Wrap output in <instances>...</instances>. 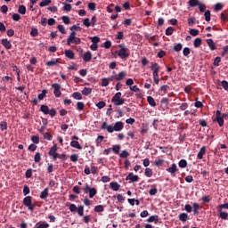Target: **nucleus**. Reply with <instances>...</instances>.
Wrapping results in <instances>:
<instances>
[{
	"label": "nucleus",
	"instance_id": "338daca9",
	"mask_svg": "<svg viewBox=\"0 0 228 228\" xmlns=\"http://www.w3.org/2000/svg\"><path fill=\"white\" fill-rule=\"evenodd\" d=\"M29 191H30V190H29V186H28V185H25L24 187H23V195H29Z\"/></svg>",
	"mask_w": 228,
	"mask_h": 228
},
{
	"label": "nucleus",
	"instance_id": "0eeeda50",
	"mask_svg": "<svg viewBox=\"0 0 228 228\" xmlns=\"http://www.w3.org/2000/svg\"><path fill=\"white\" fill-rule=\"evenodd\" d=\"M23 204L29 209V211H35V208H37L36 204H31V196H27L23 199Z\"/></svg>",
	"mask_w": 228,
	"mask_h": 228
},
{
	"label": "nucleus",
	"instance_id": "6e6552de",
	"mask_svg": "<svg viewBox=\"0 0 228 228\" xmlns=\"http://www.w3.org/2000/svg\"><path fill=\"white\" fill-rule=\"evenodd\" d=\"M118 56H119L121 60H126V58H129V49L127 48L119 49V51L118 52Z\"/></svg>",
	"mask_w": 228,
	"mask_h": 228
},
{
	"label": "nucleus",
	"instance_id": "f3484780",
	"mask_svg": "<svg viewBox=\"0 0 228 228\" xmlns=\"http://www.w3.org/2000/svg\"><path fill=\"white\" fill-rule=\"evenodd\" d=\"M110 186L113 191H118L120 190V184H118L117 182H111Z\"/></svg>",
	"mask_w": 228,
	"mask_h": 228
},
{
	"label": "nucleus",
	"instance_id": "37998d69",
	"mask_svg": "<svg viewBox=\"0 0 228 228\" xmlns=\"http://www.w3.org/2000/svg\"><path fill=\"white\" fill-rule=\"evenodd\" d=\"M19 13L26 15V5H20L18 9Z\"/></svg>",
	"mask_w": 228,
	"mask_h": 228
},
{
	"label": "nucleus",
	"instance_id": "dca6fc26",
	"mask_svg": "<svg viewBox=\"0 0 228 228\" xmlns=\"http://www.w3.org/2000/svg\"><path fill=\"white\" fill-rule=\"evenodd\" d=\"M58 152V146L54 144L49 151L48 155L53 158Z\"/></svg>",
	"mask_w": 228,
	"mask_h": 228
},
{
	"label": "nucleus",
	"instance_id": "13d9d810",
	"mask_svg": "<svg viewBox=\"0 0 228 228\" xmlns=\"http://www.w3.org/2000/svg\"><path fill=\"white\" fill-rule=\"evenodd\" d=\"M91 40L93 42V44H99L101 42V37L94 36V37H91Z\"/></svg>",
	"mask_w": 228,
	"mask_h": 228
},
{
	"label": "nucleus",
	"instance_id": "423d86ee",
	"mask_svg": "<svg viewBox=\"0 0 228 228\" xmlns=\"http://www.w3.org/2000/svg\"><path fill=\"white\" fill-rule=\"evenodd\" d=\"M83 190L85 193H89V199H94L97 195V189L95 187H90V185L86 184Z\"/></svg>",
	"mask_w": 228,
	"mask_h": 228
},
{
	"label": "nucleus",
	"instance_id": "b1692460",
	"mask_svg": "<svg viewBox=\"0 0 228 228\" xmlns=\"http://www.w3.org/2000/svg\"><path fill=\"white\" fill-rule=\"evenodd\" d=\"M58 63H60V61H58V59H55V60L48 61L45 63V65H47V67H54V65H58Z\"/></svg>",
	"mask_w": 228,
	"mask_h": 228
},
{
	"label": "nucleus",
	"instance_id": "2eb2a0df",
	"mask_svg": "<svg viewBox=\"0 0 228 228\" xmlns=\"http://www.w3.org/2000/svg\"><path fill=\"white\" fill-rule=\"evenodd\" d=\"M64 54H65V57L69 58V60H74L76 56L72 50H65Z\"/></svg>",
	"mask_w": 228,
	"mask_h": 228
},
{
	"label": "nucleus",
	"instance_id": "774afa93",
	"mask_svg": "<svg viewBox=\"0 0 228 228\" xmlns=\"http://www.w3.org/2000/svg\"><path fill=\"white\" fill-rule=\"evenodd\" d=\"M221 19H222V20H224V22H227L228 18H227V13L225 12V11L221 13Z\"/></svg>",
	"mask_w": 228,
	"mask_h": 228
},
{
	"label": "nucleus",
	"instance_id": "bb28decb",
	"mask_svg": "<svg viewBox=\"0 0 228 228\" xmlns=\"http://www.w3.org/2000/svg\"><path fill=\"white\" fill-rule=\"evenodd\" d=\"M159 64H158V62H151V69L153 72L159 71Z\"/></svg>",
	"mask_w": 228,
	"mask_h": 228
},
{
	"label": "nucleus",
	"instance_id": "3c124183",
	"mask_svg": "<svg viewBox=\"0 0 228 228\" xmlns=\"http://www.w3.org/2000/svg\"><path fill=\"white\" fill-rule=\"evenodd\" d=\"M146 177H152V169L147 167L144 171Z\"/></svg>",
	"mask_w": 228,
	"mask_h": 228
},
{
	"label": "nucleus",
	"instance_id": "a18cd8bd",
	"mask_svg": "<svg viewBox=\"0 0 228 228\" xmlns=\"http://www.w3.org/2000/svg\"><path fill=\"white\" fill-rule=\"evenodd\" d=\"M49 4H51V0H43L39 4V6H41V8H44V6H49Z\"/></svg>",
	"mask_w": 228,
	"mask_h": 228
},
{
	"label": "nucleus",
	"instance_id": "6e6d98bb",
	"mask_svg": "<svg viewBox=\"0 0 228 228\" xmlns=\"http://www.w3.org/2000/svg\"><path fill=\"white\" fill-rule=\"evenodd\" d=\"M188 24L189 26H193V24H197V20L195 19V17L189 18Z\"/></svg>",
	"mask_w": 228,
	"mask_h": 228
},
{
	"label": "nucleus",
	"instance_id": "58836bf2",
	"mask_svg": "<svg viewBox=\"0 0 228 228\" xmlns=\"http://www.w3.org/2000/svg\"><path fill=\"white\" fill-rule=\"evenodd\" d=\"M204 16H205V20L207 22H209V20H211V11L209 10L206 11Z\"/></svg>",
	"mask_w": 228,
	"mask_h": 228
},
{
	"label": "nucleus",
	"instance_id": "20e7f679",
	"mask_svg": "<svg viewBox=\"0 0 228 228\" xmlns=\"http://www.w3.org/2000/svg\"><path fill=\"white\" fill-rule=\"evenodd\" d=\"M69 211L71 213L77 212L79 216H85V207L83 205H80L78 208L75 204L69 205Z\"/></svg>",
	"mask_w": 228,
	"mask_h": 228
},
{
	"label": "nucleus",
	"instance_id": "f257e3e1",
	"mask_svg": "<svg viewBox=\"0 0 228 228\" xmlns=\"http://www.w3.org/2000/svg\"><path fill=\"white\" fill-rule=\"evenodd\" d=\"M101 129L104 130L107 129L108 133H113L114 131H122L124 129V122L122 121H118L113 125H109L107 122H103L102 125Z\"/></svg>",
	"mask_w": 228,
	"mask_h": 228
},
{
	"label": "nucleus",
	"instance_id": "052dcab7",
	"mask_svg": "<svg viewBox=\"0 0 228 228\" xmlns=\"http://www.w3.org/2000/svg\"><path fill=\"white\" fill-rule=\"evenodd\" d=\"M96 4L95 3H89L87 7L89 8V10H91V12H95L96 8H95Z\"/></svg>",
	"mask_w": 228,
	"mask_h": 228
},
{
	"label": "nucleus",
	"instance_id": "e433bc0d",
	"mask_svg": "<svg viewBox=\"0 0 228 228\" xmlns=\"http://www.w3.org/2000/svg\"><path fill=\"white\" fill-rule=\"evenodd\" d=\"M173 49H174V51H175V53H179L180 51H183V44L178 43V44L175 45Z\"/></svg>",
	"mask_w": 228,
	"mask_h": 228
},
{
	"label": "nucleus",
	"instance_id": "aec40b11",
	"mask_svg": "<svg viewBox=\"0 0 228 228\" xmlns=\"http://www.w3.org/2000/svg\"><path fill=\"white\" fill-rule=\"evenodd\" d=\"M2 45H4L5 49H12V43L8 39H2Z\"/></svg>",
	"mask_w": 228,
	"mask_h": 228
},
{
	"label": "nucleus",
	"instance_id": "4d7b16f0",
	"mask_svg": "<svg viewBox=\"0 0 228 228\" xmlns=\"http://www.w3.org/2000/svg\"><path fill=\"white\" fill-rule=\"evenodd\" d=\"M221 86L224 88V90L228 92V82H227V80H223L221 82Z\"/></svg>",
	"mask_w": 228,
	"mask_h": 228
},
{
	"label": "nucleus",
	"instance_id": "1a4fd4ad",
	"mask_svg": "<svg viewBox=\"0 0 228 228\" xmlns=\"http://www.w3.org/2000/svg\"><path fill=\"white\" fill-rule=\"evenodd\" d=\"M52 88H53V94L55 97H61V86L60 84H53Z\"/></svg>",
	"mask_w": 228,
	"mask_h": 228
},
{
	"label": "nucleus",
	"instance_id": "e2e57ef3",
	"mask_svg": "<svg viewBox=\"0 0 228 228\" xmlns=\"http://www.w3.org/2000/svg\"><path fill=\"white\" fill-rule=\"evenodd\" d=\"M62 22H64V24H70V18L69 16H62Z\"/></svg>",
	"mask_w": 228,
	"mask_h": 228
},
{
	"label": "nucleus",
	"instance_id": "bf43d9fd",
	"mask_svg": "<svg viewBox=\"0 0 228 228\" xmlns=\"http://www.w3.org/2000/svg\"><path fill=\"white\" fill-rule=\"evenodd\" d=\"M119 158H129V152L126 150H124L120 154Z\"/></svg>",
	"mask_w": 228,
	"mask_h": 228
},
{
	"label": "nucleus",
	"instance_id": "f03ea898",
	"mask_svg": "<svg viewBox=\"0 0 228 228\" xmlns=\"http://www.w3.org/2000/svg\"><path fill=\"white\" fill-rule=\"evenodd\" d=\"M111 102H113L114 106H122L126 102V99L122 98V93L118 92L111 98Z\"/></svg>",
	"mask_w": 228,
	"mask_h": 228
},
{
	"label": "nucleus",
	"instance_id": "a878e982",
	"mask_svg": "<svg viewBox=\"0 0 228 228\" xmlns=\"http://www.w3.org/2000/svg\"><path fill=\"white\" fill-rule=\"evenodd\" d=\"M219 217H221L222 220H228V213L219 209Z\"/></svg>",
	"mask_w": 228,
	"mask_h": 228
},
{
	"label": "nucleus",
	"instance_id": "5701e85b",
	"mask_svg": "<svg viewBox=\"0 0 228 228\" xmlns=\"http://www.w3.org/2000/svg\"><path fill=\"white\" fill-rule=\"evenodd\" d=\"M189 218L190 217L188 216V214H186V213H182L179 215V220L181 222H188Z\"/></svg>",
	"mask_w": 228,
	"mask_h": 228
},
{
	"label": "nucleus",
	"instance_id": "5fc2aeb1",
	"mask_svg": "<svg viewBox=\"0 0 228 228\" xmlns=\"http://www.w3.org/2000/svg\"><path fill=\"white\" fill-rule=\"evenodd\" d=\"M84 26H86V28H90V26H92V22L90 21V19L86 18L83 21Z\"/></svg>",
	"mask_w": 228,
	"mask_h": 228
},
{
	"label": "nucleus",
	"instance_id": "473e14b6",
	"mask_svg": "<svg viewBox=\"0 0 228 228\" xmlns=\"http://www.w3.org/2000/svg\"><path fill=\"white\" fill-rule=\"evenodd\" d=\"M149 193L151 197L158 194V188L155 185H152V188L149 191Z\"/></svg>",
	"mask_w": 228,
	"mask_h": 228
},
{
	"label": "nucleus",
	"instance_id": "4c0bfd02",
	"mask_svg": "<svg viewBox=\"0 0 228 228\" xmlns=\"http://www.w3.org/2000/svg\"><path fill=\"white\" fill-rule=\"evenodd\" d=\"M90 94H92V88L90 87H85L82 90V95H90Z\"/></svg>",
	"mask_w": 228,
	"mask_h": 228
},
{
	"label": "nucleus",
	"instance_id": "f8f14e48",
	"mask_svg": "<svg viewBox=\"0 0 228 228\" xmlns=\"http://www.w3.org/2000/svg\"><path fill=\"white\" fill-rule=\"evenodd\" d=\"M83 61H86V63H89V61H92V53L86 52L83 55Z\"/></svg>",
	"mask_w": 228,
	"mask_h": 228
},
{
	"label": "nucleus",
	"instance_id": "864d4df0",
	"mask_svg": "<svg viewBox=\"0 0 228 228\" xmlns=\"http://www.w3.org/2000/svg\"><path fill=\"white\" fill-rule=\"evenodd\" d=\"M63 10L64 12H71L72 5L70 4H64Z\"/></svg>",
	"mask_w": 228,
	"mask_h": 228
},
{
	"label": "nucleus",
	"instance_id": "412c9836",
	"mask_svg": "<svg viewBox=\"0 0 228 228\" xmlns=\"http://www.w3.org/2000/svg\"><path fill=\"white\" fill-rule=\"evenodd\" d=\"M75 37H76V31H72L67 39V45H70V44H72V41L74 40Z\"/></svg>",
	"mask_w": 228,
	"mask_h": 228
},
{
	"label": "nucleus",
	"instance_id": "c756f323",
	"mask_svg": "<svg viewBox=\"0 0 228 228\" xmlns=\"http://www.w3.org/2000/svg\"><path fill=\"white\" fill-rule=\"evenodd\" d=\"M126 76H127V74L126 73V71H121L117 75L118 77V81H122Z\"/></svg>",
	"mask_w": 228,
	"mask_h": 228
},
{
	"label": "nucleus",
	"instance_id": "4468645a",
	"mask_svg": "<svg viewBox=\"0 0 228 228\" xmlns=\"http://www.w3.org/2000/svg\"><path fill=\"white\" fill-rule=\"evenodd\" d=\"M206 146L201 147V149L200 150L198 155H197V159H203L204 156H206Z\"/></svg>",
	"mask_w": 228,
	"mask_h": 228
},
{
	"label": "nucleus",
	"instance_id": "6ab92c4d",
	"mask_svg": "<svg viewBox=\"0 0 228 228\" xmlns=\"http://www.w3.org/2000/svg\"><path fill=\"white\" fill-rule=\"evenodd\" d=\"M47 197H49V188H45L40 194V199H43L44 200H45V199H47Z\"/></svg>",
	"mask_w": 228,
	"mask_h": 228
},
{
	"label": "nucleus",
	"instance_id": "f704fd0d",
	"mask_svg": "<svg viewBox=\"0 0 228 228\" xmlns=\"http://www.w3.org/2000/svg\"><path fill=\"white\" fill-rule=\"evenodd\" d=\"M0 129L1 131H6L8 129V123H6V121H1Z\"/></svg>",
	"mask_w": 228,
	"mask_h": 228
},
{
	"label": "nucleus",
	"instance_id": "79ce46f5",
	"mask_svg": "<svg viewBox=\"0 0 228 228\" xmlns=\"http://www.w3.org/2000/svg\"><path fill=\"white\" fill-rule=\"evenodd\" d=\"M32 176H33V169L28 168L25 173V177H27V179H31Z\"/></svg>",
	"mask_w": 228,
	"mask_h": 228
},
{
	"label": "nucleus",
	"instance_id": "c9c22d12",
	"mask_svg": "<svg viewBox=\"0 0 228 228\" xmlns=\"http://www.w3.org/2000/svg\"><path fill=\"white\" fill-rule=\"evenodd\" d=\"M34 161L35 163H40V161H42V155L40 154V152L36 153L34 157Z\"/></svg>",
	"mask_w": 228,
	"mask_h": 228
},
{
	"label": "nucleus",
	"instance_id": "39448f33",
	"mask_svg": "<svg viewBox=\"0 0 228 228\" xmlns=\"http://www.w3.org/2000/svg\"><path fill=\"white\" fill-rule=\"evenodd\" d=\"M40 111L45 115H50V117H56V109L53 108L49 110V106L47 105H41Z\"/></svg>",
	"mask_w": 228,
	"mask_h": 228
},
{
	"label": "nucleus",
	"instance_id": "2f4dec72",
	"mask_svg": "<svg viewBox=\"0 0 228 228\" xmlns=\"http://www.w3.org/2000/svg\"><path fill=\"white\" fill-rule=\"evenodd\" d=\"M45 95H47V90L44 89L41 94H38L37 99L39 101H44L45 98Z\"/></svg>",
	"mask_w": 228,
	"mask_h": 228
},
{
	"label": "nucleus",
	"instance_id": "7c9ffc66",
	"mask_svg": "<svg viewBox=\"0 0 228 228\" xmlns=\"http://www.w3.org/2000/svg\"><path fill=\"white\" fill-rule=\"evenodd\" d=\"M147 101L150 106H152L153 108L156 107V101H154V98L152 96H148Z\"/></svg>",
	"mask_w": 228,
	"mask_h": 228
},
{
	"label": "nucleus",
	"instance_id": "72a5a7b5",
	"mask_svg": "<svg viewBox=\"0 0 228 228\" xmlns=\"http://www.w3.org/2000/svg\"><path fill=\"white\" fill-rule=\"evenodd\" d=\"M214 122H217L219 127L224 126V118H222V117L216 118V119H214Z\"/></svg>",
	"mask_w": 228,
	"mask_h": 228
},
{
	"label": "nucleus",
	"instance_id": "c85d7f7f",
	"mask_svg": "<svg viewBox=\"0 0 228 228\" xmlns=\"http://www.w3.org/2000/svg\"><path fill=\"white\" fill-rule=\"evenodd\" d=\"M178 166L180 168H186V167H188V161H186V159H181L178 162Z\"/></svg>",
	"mask_w": 228,
	"mask_h": 228
},
{
	"label": "nucleus",
	"instance_id": "a211bd4d",
	"mask_svg": "<svg viewBox=\"0 0 228 228\" xmlns=\"http://www.w3.org/2000/svg\"><path fill=\"white\" fill-rule=\"evenodd\" d=\"M70 147H73V149H78V151H81V149H83V146H81V144H79V142L77 141H71Z\"/></svg>",
	"mask_w": 228,
	"mask_h": 228
},
{
	"label": "nucleus",
	"instance_id": "8fccbe9b",
	"mask_svg": "<svg viewBox=\"0 0 228 228\" xmlns=\"http://www.w3.org/2000/svg\"><path fill=\"white\" fill-rule=\"evenodd\" d=\"M31 142L36 144L40 143V137H38L37 135H32Z\"/></svg>",
	"mask_w": 228,
	"mask_h": 228
},
{
	"label": "nucleus",
	"instance_id": "7ed1b4c3",
	"mask_svg": "<svg viewBox=\"0 0 228 228\" xmlns=\"http://www.w3.org/2000/svg\"><path fill=\"white\" fill-rule=\"evenodd\" d=\"M188 4L189 6H191V8H195V6H199L200 12H201V13H204V12H206V4L200 3L199 0H189Z\"/></svg>",
	"mask_w": 228,
	"mask_h": 228
},
{
	"label": "nucleus",
	"instance_id": "603ef678",
	"mask_svg": "<svg viewBox=\"0 0 228 228\" xmlns=\"http://www.w3.org/2000/svg\"><path fill=\"white\" fill-rule=\"evenodd\" d=\"M190 35H191V37L199 36V29H197V28H191L190 29Z\"/></svg>",
	"mask_w": 228,
	"mask_h": 228
},
{
	"label": "nucleus",
	"instance_id": "de8ad7c7",
	"mask_svg": "<svg viewBox=\"0 0 228 228\" xmlns=\"http://www.w3.org/2000/svg\"><path fill=\"white\" fill-rule=\"evenodd\" d=\"M220 61H222V58L216 57L213 62L214 67H220Z\"/></svg>",
	"mask_w": 228,
	"mask_h": 228
},
{
	"label": "nucleus",
	"instance_id": "9d476101",
	"mask_svg": "<svg viewBox=\"0 0 228 228\" xmlns=\"http://www.w3.org/2000/svg\"><path fill=\"white\" fill-rule=\"evenodd\" d=\"M177 165L175 163L172 164L171 167L167 169V172L170 174L173 177H175V172H178Z\"/></svg>",
	"mask_w": 228,
	"mask_h": 228
},
{
	"label": "nucleus",
	"instance_id": "a19ab883",
	"mask_svg": "<svg viewBox=\"0 0 228 228\" xmlns=\"http://www.w3.org/2000/svg\"><path fill=\"white\" fill-rule=\"evenodd\" d=\"M112 151L114 154H120V145L116 144L112 146Z\"/></svg>",
	"mask_w": 228,
	"mask_h": 228
},
{
	"label": "nucleus",
	"instance_id": "cd10ccee",
	"mask_svg": "<svg viewBox=\"0 0 228 228\" xmlns=\"http://www.w3.org/2000/svg\"><path fill=\"white\" fill-rule=\"evenodd\" d=\"M194 47L199 48L202 45V39L200 37H198L194 40L193 43Z\"/></svg>",
	"mask_w": 228,
	"mask_h": 228
},
{
	"label": "nucleus",
	"instance_id": "ea45409f",
	"mask_svg": "<svg viewBox=\"0 0 228 228\" xmlns=\"http://www.w3.org/2000/svg\"><path fill=\"white\" fill-rule=\"evenodd\" d=\"M94 211H95V213H102V211H104V206H102V205L95 206Z\"/></svg>",
	"mask_w": 228,
	"mask_h": 228
},
{
	"label": "nucleus",
	"instance_id": "c03bdc74",
	"mask_svg": "<svg viewBox=\"0 0 228 228\" xmlns=\"http://www.w3.org/2000/svg\"><path fill=\"white\" fill-rule=\"evenodd\" d=\"M77 110H78V111L85 110V103L83 102H77Z\"/></svg>",
	"mask_w": 228,
	"mask_h": 228
},
{
	"label": "nucleus",
	"instance_id": "09e8293b",
	"mask_svg": "<svg viewBox=\"0 0 228 228\" xmlns=\"http://www.w3.org/2000/svg\"><path fill=\"white\" fill-rule=\"evenodd\" d=\"M174 33V27H168L167 29H166V35L167 37H170L171 35H173Z\"/></svg>",
	"mask_w": 228,
	"mask_h": 228
},
{
	"label": "nucleus",
	"instance_id": "680f3d73",
	"mask_svg": "<svg viewBox=\"0 0 228 228\" xmlns=\"http://www.w3.org/2000/svg\"><path fill=\"white\" fill-rule=\"evenodd\" d=\"M108 85H110V78H102V86H108Z\"/></svg>",
	"mask_w": 228,
	"mask_h": 228
},
{
	"label": "nucleus",
	"instance_id": "0e129e2a",
	"mask_svg": "<svg viewBox=\"0 0 228 228\" xmlns=\"http://www.w3.org/2000/svg\"><path fill=\"white\" fill-rule=\"evenodd\" d=\"M191 50L189 47H184L183 50V56H190Z\"/></svg>",
	"mask_w": 228,
	"mask_h": 228
},
{
	"label": "nucleus",
	"instance_id": "9b49d317",
	"mask_svg": "<svg viewBox=\"0 0 228 228\" xmlns=\"http://www.w3.org/2000/svg\"><path fill=\"white\" fill-rule=\"evenodd\" d=\"M140 177L133 173H129V175L126 177V181H131V183H138Z\"/></svg>",
	"mask_w": 228,
	"mask_h": 228
},
{
	"label": "nucleus",
	"instance_id": "49530a36",
	"mask_svg": "<svg viewBox=\"0 0 228 228\" xmlns=\"http://www.w3.org/2000/svg\"><path fill=\"white\" fill-rule=\"evenodd\" d=\"M57 29L61 33L62 35H67V30H65V27L63 25H58Z\"/></svg>",
	"mask_w": 228,
	"mask_h": 228
},
{
	"label": "nucleus",
	"instance_id": "69168bd1",
	"mask_svg": "<svg viewBox=\"0 0 228 228\" xmlns=\"http://www.w3.org/2000/svg\"><path fill=\"white\" fill-rule=\"evenodd\" d=\"M31 37H38V28H32L30 31Z\"/></svg>",
	"mask_w": 228,
	"mask_h": 228
},
{
	"label": "nucleus",
	"instance_id": "393cba45",
	"mask_svg": "<svg viewBox=\"0 0 228 228\" xmlns=\"http://www.w3.org/2000/svg\"><path fill=\"white\" fill-rule=\"evenodd\" d=\"M72 97L73 99H76V101H81V99H83V94L79 92H75L72 94Z\"/></svg>",
	"mask_w": 228,
	"mask_h": 228
},
{
	"label": "nucleus",
	"instance_id": "ddd939ff",
	"mask_svg": "<svg viewBox=\"0 0 228 228\" xmlns=\"http://www.w3.org/2000/svg\"><path fill=\"white\" fill-rule=\"evenodd\" d=\"M207 44L210 51H216V45H215V41H213V39H207Z\"/></svg>",
	"mask_w": 228,
	"mask_h": 228
},
{
	"label": "nucleus",
	"instance_id": "4be33fe9",
	"mask_svg": "<svg viewBox=\"0 0 228 228\" xmlns=\"http://www.w3.org/2000/svg\"><path fill=\"white\" fill-rule=\"evenodd\" d=\"M147 222H150V223L154 222V224H158V222H159V216H151L147 219Z\"/></svg>",
	"mask_w": 228,
	"mask_h": 228
}]
</instances>
